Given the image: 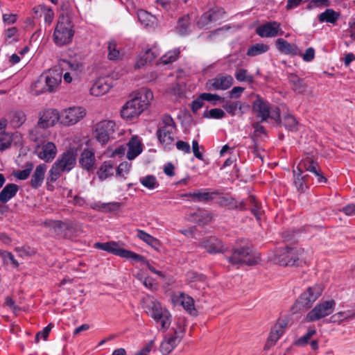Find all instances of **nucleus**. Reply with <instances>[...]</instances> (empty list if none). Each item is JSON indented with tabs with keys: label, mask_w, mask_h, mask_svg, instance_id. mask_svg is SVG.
Segmentation results:
<instances>
[{
	"label": "nucleus",
	"mask_w": 355,
	"mask_h": 355,
	"mask_svg": "<svg viewBox=\"0 0 355 355\" xmlns=\"http://www.w3.org/2000/svg\"><path fill=\"white\" fill-rule=\"evenodd\" d=\"M142 308L145 312L160 324L159 330L166 331L171 323V314L161 304L150 297L142 300Z\"/></svg>",
	"instance_id": "obj_1"
},
{
	"label": "nucleus",
	"mask_w": 355,
	"mask_h": 355,
	"mask_svg": "<svg viewBox=\"0 0 355 355\" xmlns=\"http://www.w3.org/2000/svg\"><path fill=\"white\" fill-rule=\"evenodd\" d=\"M225 257L232 265L238 266H252L260 260L259 254L254 252L250 244L237 246L231 252H225Z\"/></svg>",
	"instance_id": "obj_2"
},
{
	"label": "nucleus",
	"mask_w": 355,
	"mask_h": 355,
	"mask_svg": "<svg viewBox=\"0 0 355 355\" xmlns=\"http://www.w3.org/2000/svg\"><path fill=\"white\" fill-rule=\"evenodd\" d=\"M76 162V154L72 150H67L55 161L49 171L47 182H55L62 173L69 172Z\"/></svg>",
	"instance_id": "obj_3"
},
{
	"label": "nucleus",
	"mask_w": 355,
	"mask_h": 355,
	"mask_svg": "<svg viewBox=\"0 0 355 355\" xmlns=\"http://www.w3.org/2000/svg\"><path fill=\"white\" fill-rule=\"evenodd\" d=\"M176 130L177 127L173 119L170 115H164L158 123L156 136L165 149L170 150L173 147Z\"/></svg>",
	"instance_id": "obj_4"
},
{
	"label": "nucleus",
	"mask_w": 355,
	"mask_h": 355,
	"mask_svg": "<svg viewBox=\"0 0 355 355\" xmlns=\"http://www.w3.org/2000/svg\"><path fill=\"white\" fill-rule=\"evenodd\" d=\"M73 27L70 17L67 15H60L53 33L55 43L58 46L70 43L74 35Z\"/></svg>",
	"instance_id": "obj_5"
},
{
	"label": "nucleus",
	"mask_w": 355,
	"mask_h": 355,
	"mask_svg": "<svg viewBox=\"0 0 355 355\" xmlns=\"http://www.w3.org/2000/svg\"><path fill=\"white\" fill-rule=\"evenodd\" d=\"M61 80L62 76L58 73L49 72L42 75L33 85V94L39 95L46 92H53L55 88L61 83Z\"/></svg>",
	"instance_id": "obj_6"
},
{
	"label": "nucleus",
	"mask_w": 355,
	"mask_h": 355,
	"mask_svg": "<svg viewBox=\"0 0 355 355\" xmlns=\"http://www.w3.org/2000/svg\"><path fill=\"white\" fill-rule=\"evenodd\" d=\"M60 120V114L57 110L48 109L41 114L37 126L32 129L29 133L30 139L34 141L40 139V129H45L54 125Z\"/></svg>",
	"instance_id": "obj_7"
},
{
	"label": "nucleus",
	"mask_w": 355,
	"mask_h": 355,
	"mask_svg": "<svg viewBox=\"0 0 355 355\" xmlns=\"http://www.w3.org/2000/svg\"><path fill=\"white\" fill-rule=\"evenodd\" d=\"M94 247L96 249L119 256L122 258H125L130 261L143 260L140 257V254L121 248L119 243L115 241H109L105 243L96 242L94 244Z\"/></svg>",
	"instance_id": "obj_8"
},
{
	"label": "nucleus",
	"mask_w": 355,
	"mask_h": 355,
	"mask_svg": "<svg viewBox=\"0 0 355 355\" xmlns=\"http://www.w3.org/2000/svg\"><path fill=\"white\" fill-rule=\"evenodd\" d=\"M53 227L56 234L64 239H71L77 236L80 228L78 225L73 222H64L61 220H55L52 222Z\"/></svg>",
	"instance_id": "obj_9"
},
{
	"label": "nucleus",
	"mask_w": 355,
	"mask_h": 355,
	"mask_svg": "<svg viewBox=\"0 0 355 355\" xmlns=\"http://www.w3.org/2000/svg\"><path fill=\"white\" fill-rule=\"evenodd\" d=\"M336 303L334 300L324 301L317 304L308 313L306 320L308 322H314L333 313Z\"/></svg>",
	"instance_id": "obj_10"
},
{
	"label": "nucleus",
	"mask_w": 355,
	"mask_h": 355,
	"mask_svg": "<svg viewBox=\"0 0 355 355\" xmlns=\"http://www.w3.org/2000/svg\"><path fill=\"white\" fill-rule=\"evenodd\" d=\"M322 288L319 285H314L307 288V289L301 294L297 303L300 309H306L321 295Z\"/></svg>",
	"instance_id": "obj_11"
},
{
	"label": "nucleus",
	"mask_w": 355,
	"mask_h": 355,
	"mask_svg": "<svg viewBox=\"0 0 355 355\" xmlns=\"http://www.w3.org/2000/svg\"><path fill=\"white\" fill-rule=\"evenodd\" d=\"M115 123L112 121L104 120L95 125V137L96 140L102 145L105 144L110 137L114 132Z\"/></svg>",
	"instance_id": "obj_12"
},
{
	"label": "nucleus",
	"mask_w": 355,
	"mask_h": 355,
	"mask_svg": "<svg viewBox=\"0 0 355 355\" xmlns=\"http://www.w3.org/2000/svg\"><path fill=\"white\" fill-rule=\"evenodd\" d=\"M85 115V110L80 107H73L65 110L60 114V123L64 125H71L78 122Z\"/></svg>",
	"instance_id": "obj_13"
},
{
	"label": "nucleus",
	"mask_w": 355,
	"mask_h": 355,
	"mask_svg": "<svg viewBox=\"0 0 355 355\" xmlns=\"http://www.w3.org/2000/svg\"><path fill=\"white\" fill-rule=\"evenodd\" d=\"M234 83V78L230 75L218 74L215 78L209 80L205 85L206 89L226 90L229 89Z\"/></svg>",
	"instance_id": "obj_14"
},
{
	"label": "nucleus",
	"mask_w": 355,
	"mask_h": 355,
	"mask_svg": "<svg viewBox=\"0 0 355 355\" xmlns=\"http://www.w3.org/2000/svg\"><path fill=\"white\" fill-rule=\"evenodd\" d=\"M184 335V329L181 326L178 330H175L173 335H167L160 345V352L167 355L180 343Z\"/></svg>",
	"instance_id": "obj_15"
},
{
	"label": "nucleus",
	"mask_w": 355,
	"mask_h": 355,
	"mask_svg": "<svg viewBox=\"0 0 355 355\" xmlns=\"http://www.w3.org/2000/svg\"><path fill=\"white\" fill-rule=\"evenodd\" d=\"M144 110V109L140 105L139 101L133 98L123 106L121 115L122 118L131 121L137 118Z\"/></svg>",
	"instance_id": "obj_16"
},
{
	"label": "nucleus",
	"mask_w": 355,
	"mask_h": 355,
	"mask_svg": "<svg viewBox=\"0 0 355 355\" xmlns=\"http://www.w3.org/2000/svg\"><path fill=\"white\" fill-rule=\"evenodd\" d=\"M256 33L261 37H274L282 35L284 31L281 28L280 23L276 21H268L256 28Z\"/></svg>",
	"instance_id": "obj_17"
},
{
	"label": "nucleus",
	"mask_w": 355,
	"mask_h": 355,
	"mask_svg": "<svg viewBox=\"0 0 355 355\" xmlns=\"http://www.w3.org/2000/svg\"><path fill=\"white\" fill-rule=\"evenodd\" d=\"M299 255L297 250L293 248H286L277 254L275 261L281 266H298Z\"/></svg>",
	"instance_id": "obj_18"
},
{
	"label": "nucleus",
	"mask_w": 355,
	"mask_h": 355,
	"mask_svg": "<svg viewBox=\"0 0 355 355\" xmlns=\"http://www.w3.org/2000/svg\"><path fill=\"white\" fill-rule=\"evenodd\" d=\"M225 12L222 8H214L201 15L197 21L199 28H205L209 23L218 21L223 18Z\"/></svg>",
	"instance_id": "obj_19"
},
{
	"label": "nucleus",
	"mask_w": 355,
	"mask_h": 355,
	"mask_svg": "<svg viewBox=\"0 0 355 355\" xmlns=\"http://www.w3.org/2000/svg\"><path fill=\"white\" fill-rule=\"evenodd\" d=\"M112 87V80L108 77L98 78L90 88L92 96H99L106 94Z\"/></svg>",
	"instance_id": "obj_20"
},
{
	"label": "nucleus",
	"mask_w": 355,
	"mask_h": 355,
	"mask_svg": "<svg viewBox=\"0 0 355 355\" xmlns=\"http://www.w3.org/2000/svg\"><path fill=\"white\" fill-rule=\"evenodd\" d=\"M252 110L257 113V117L261 118V122L266 121L270 116V104L261 98H257L253 102Z\"/></svg>",
	"instance_id": "obj_21"
},
{
	"label": "nucleus",
	"mask_w": 355,
	"mask_h": 355,
	"mask_svg": "<svg viewBox=\"0 0 355 355\" xmlns=\"http://www.w3.org/2000/svg\"><path fill=\"white\" fill-rule=\"evenodd\" d=\"M35 151L41 159L51 162L56 155L57 148L53 142L49 141L42 146H37Z\"/></svg>",
	"instance_id": "obj_22"
},
{
	"label": "nucleus",
	"mask_w": 355,
	"mask_h": 355,
	"mask_svg": "<svg viewBox=\"0 0 355 355\" xmlns=\"http://www.w3.org/2000/svg\"><path fill=\"white\" fill-rule=\"evenodd\" d=\"M219 194L220 192L217 190L208 192L207 191V189H201L192 193H184L182 196L191 198L196 202H209L214 199V196Z\"/></svg>",
	"instance_id": "obj_23"
},
{
	"label": "nucleus",
	"mask_w": 355,
	"mask_h": 355,
	"mask_svg": "<svg viewBox=\"0 0 355 355\" xmlns=\"http://www.w3.org/2000/svg\"><path fill=\"white\" fill-rule=\"evenodd\" d=\"M223 107L232 116L239 114L243 115L245 110L249 109V105L241 101H227Z\"/></svg>",
	"instance_id": "obj_24"
},
{
	"label": "nucleus",
	"mask_w": 355,
	"mask_h": 355,
	"mask_svg": "<svg viewBox=\"0 0 355 355\" xmlns=\"http://www.w3.org/2000/svg\"><path fill=\"white\" fill-rule=\"evenodd\" d=\"M46 168L47 166L45 164H41L35 168L30 182L31 187L33 189H37L42 186Z\"/></svg>",
	"instance_id": "obj_25"
},
{
	"label": "nucleus",
	"mask_w": 355,
	"mask_h": 355,
	"mask_svg": "<svg viewBox=\"0 0 355 355\" xmlns=\"http://www.w3.org/2000/svg\"><path fill=\"white\" fill-rule=\"evenodd\" d=\"M95 155L92 150L85 149L80 154L79 163L81 167L87 171H92L94 168Z\"/></svg>",
	"instance_id": "obj_26"
},
{
	"label": "nucleus",
	"mask_w": 355,
	"mask_h": 355,
	"mask_svg": "<svg viewBox=\"0 0 355 355\" xmlns=\"http://www.w3.org/2000/svg\"><path fill=\"white\" fill-rule=\"evenodd\" d=\"M288 81L291 85L292 90L296 94H304L307 89V85L304 83V79L300 78L295 73H288Z\"/></svg>",
	"instance_id": "obj_27"
},
{
	"label": "nucleus",
	"mask_w": 355,
	"mask_h": 355,
	"mask_svg": "<svg viewBox=\"0 0 355 355\" xmlns=\"http://www.w3.org/2000/svg\"><path fill=\"white\" fill-rule=\"evenodd\" d=\"M200 245L207 250V252L211 254L223 252V245L222 241L215 237H211L209 239L202 241Z\"/></svg>",
	"instance_id": "obj_28"
},
{
	"label": "nucleus",
	"mask_w": 355,
	"mask_h": 355,
	"mask_svg": "<svg viewBox=\"0 0 355 355\" xmlns=\"http://www.w3.org/2000/svg\"><path fill=\"white\" fill-rule=\"evenodd\" d=\"M275 46L277 49L282 53L286 55H295L298 53V49L295 44H292L283 38H279L276 40Z\"/></svg>",
	"instance_id": "obj_29"
},
{
	"label": "nucleus",
	"mask_w": 355,
	"mask_h": 355,
	"mask_svg": "<svg viewBox=\"0 0 355 355\" xmlns=\"http://www.w3.org/2000/svg\"><path fill=\"white\" fill-rule=\"evenodd\" d=\"M126 157L129 160L134 159L142 152L141 142L136 137H132L128 143Z\"/></svg>",
	"instance_id": "obj_30"
},
{
	"label": "nucleus",
	"mask_w": 355,
	"mask_h": 355,
	"mask_svg": "<svg viewBox=\"0 0 355 355\" xmlns=\"http://www.w3.org/2000/svg\"><path fill=\"white\" fill-rule=\"evenodd\" d=\"M19 190V187L13 183L6 184L0 192V202L6 203L14 198Z\"/></svg>",
	"instance_id": "obj_31"
},
{
	"label": "nucleus",
	"mask_w": 355,
	"mask_h": 355,
	"mask_svg": "<svg viewBox=\"0 0 355 355\" xmlns=\"http://www.w3.org/2000/svg\"><path fill=\"white\" fill-rule=\"evenodd\" d=\"M175 30L181 36H185L191 33V19L189 14L179 18Z\"/></svg>",
	"instance_id": "obj_32"
},
{
	"label": "nucleus",
	"mask_w": 355,
	"mask_h": 355,
	"mask_svg": "<svg viewBox=\"0 0 355 355\" xmlns=\"http://www.w3.org/2000/svg\"><path fill=\"white\" fill-rule=\"evenodd\" d=\"M139 22L146 28H154L157 23L156 17L146 10H141L137 13Z\"/></svg>",
	"instance_id": "obj_33"
},
{
	"label": "nucleus",
	"mask_w": 355,
	"mask_h": 355,
	"mask_svg": "<svg viewBox=\"0 0 355 355\" xmlns=\"http://www.w3.org/2000/svg\"><path fill=\"white\" fill-rule=\"evenodd\" d=\"M303 173L293 171L294 184L300 193H304L309 188L308 186V175H302Z\"/></svg>",
	"instance_id": "obj_34"
},
{
	"label": "nucleus",
	"mask_w": 355,
	"mask_h": 355,
	"mask_svg": "<svg viewBox=\"0 0 355 355\" xmlns=\"http://www.w3.org/2000/svg\"><path fill=\"white\" fill-rule=\"evenodd\" d=\"M135 98L139 101L140 105L145 110L153 99V94L150 89L143 87L139 90Z\"/></svg>",
	"instance_id": "obj_35"
},
{
	"label": "nucleus",
	"mask_w": 355,
	"mask_h": 355,
	"mask_svg": "<svg viewBox=\"0 0 355 355\" xmlns=\"http://www.w3.org/2000/svg\"><path fill=\"white\" fill-rule=\"evenodd\" d=\"M340 14L332 8H327L318 15V21L321 23L327 22L335 24L339 19Z\"/></svg>",
	"instance_id": "obj_36"
},
{
	"label": "nucleus",
	"mask_w": 355,
	"mask_h": 355,
	"mask_svg": "<svg viewBox=\"0 0 355 355\" xmlns=\"http://www.w3.org/2000/svg\"><path fill=\"white\" fill-rule=\"evenodd\" d=\"M173 300L174 302L179 303L182 305V306L190 313L194 310L193 299L183 293H180L178 295L174 296Z\"/></svg>",
	"instance_id": "obj_37"
},
{
	"label": "nucleus",
	"mask_w": 355,
	"mask_h": 355,
	"mask_svg": "<svg viewBox=\"0 0 355 355\" xmlns=\"http://www.w3.org/2000/svg\"><path fill=\"white\" fill-rule=\"evenodd\" d=\"M137 236L156 250H158L161 246L160 242L157 239L144 230H137Z\"/></svg>",
	"instance_id": "obj_38"
},
{
	"label": "nucleus",
	"mask_w": 355,
	"mask_h": 355,
	"mask_svg": "<svg viewBox=\"0 0 355 355\" xmlns=\"http://www.w3.org/2000/svg\"><path fill=\"white\" fill-rule=\"evenodd\" d=\"M319 169L318 164L309 157L302 160L297 166V171L300 173L306 171L315 174Z\"/></svg>",
	"instance_id": "obj_39"
},
{
	"label": "nucleus",
	"mask_w": 355,
	"mask_h": 355,
	"mask_svg": "<svg viewBox=\"0 0 355 355\" xmlns=\"http://www.w3.org/2000/svg\"><path fill=\"white\" fill-rule=\"evenodd\" d=\"M114 164L112 161L104 162L97 171L98 178L105 180L113 175Z\"/></svg>",
	"instance_id": "obj_40"
},
{
	"label": "nucleus",
	"mask_w": 355,
	"mask_h": 355,
	"mask_svg": "<svg viewBox=\"0 0 355 355\" xmlns=\"http://www.w3.org/2000/svg\"><path fill=\"white\" fill-rule=\"evenodd\" d=\"M269 49L270 47L268 44L257 43L249 46L246 55L250 57H255L267 52Z\"/></svg>",
	"instance_id": "obj_41"
},
{
	"label": "nucleus",
	"mask_w": 355,
	"mask_h": 355,
	"mask_svg": "<svg viewBox=\"0 0 355 355\" xmlns=\"http://www.w3.org/2000/svg\"><path fill=\"white\" fill-rule=\"evenodd\" d=\"M218 203L222 207L229 206L231 209H245L243 202L238 203L233 198L221 196L218 198Z\"/></svg>",
	"instance_id": "obj_42"
},
{
	"label": "nucleus",
	"mask_w": 355,
	"mask_h": 355,
	"mask_svg": "<svg viewBox=\"0 0 355 355\" xmlns=\"http://www.w3.org/2000/svg\"><path fill=\"white\" fill-rule=\"evenodd\" d=\"M157 56V53L155 51L152 49H147L137 62L136 67L140 68L148 62H152Z\"/></svg>",
	"instance_id": "obj_43"
},
{
	"label": "nucleus",
	"mask_w": 355,
	"mask_h": 355,
	"mask_svg": "<svg viewBox=\"0 0 355 355\" xmlns=\"http://www.w3.org/2000/svg\"><path fill=\"white\" fill-rule=\"evenodd\" d=\"M140 183L148 189H155L159 187V182L155 176L153 175H148L139 178Z\"/></svg>",
	"instance_id": "obj_44"
},
{
	"label": "nucleus",
	"mask_w": 355,
	"mask_h": 355,
	"mask_svg": "<svg viewBox=\"0 0 355 355\" xmlns=\"http://www.w3.org/2000/svg\"><path fill=\"white\" fill-rule=\"evenodd\" d=\"M180 53V51L178 49H174L173 51H169L161 57V62L164 64H167L173 62L178 58Z\"/></svg>",
	"instance_id": "obj_45"
},
{
	"label": "nucleus",
	"mask_w": 355,
	"mask_h": 355,
	"mask_svg": "<svg viewBox=\"0 0 355 355\" xmlns=\"http://www.w3.org/2000/svg\"><path fill=\"white\" fill-rule=\"evenodd\" d=\"M33 168V164L31 162H27L26 164V168L21 171H17L13 173V175L21 180H26Z\"/></svg>",
	"instance_id": "obj_46"
},
{
	"label": "nucleus",
	"mask_w": 355,
	"mask_h": 355,
	"mask_svg": "<svg viewBox=\"0 0 355 355\" xmlns=\"http://www.w3.org/2000/svg\"><path fill=\"white\" fill-rule=\"evenodd\" d=\"M225 116V112L220 108H214L210 110H206L203 113V117L207 119H220Z\"/></svg>",
	"instance_id": "obj_47"
},
{
	"label": "nucleus",
	"mask_w": 355,
	"mask_h": 355,
	"mask_svg": "<svg viewBox=\"0 0 355 355\" xmlns=\"http://www.w3.org/2000/svg\"><path fill=\"white\" fill-rule=\"evenodd\" d=\"M283 333L284 330L282 329L281 326H277L275 324L270 331L268 343H271V345H274L281 337Z\"/></svg>",
	"instance_id": "obj_48"
},
{
	"label": "nucleus",
	"mask_w": 355,
	"mask_h": 355,
	"mask_svg": "<svg viewBox=\"0 0 355 355\" xmlns=\"http://www.w3.org/2000/svg\"><path fill=\"white\" fill-rule=\"evenodd\" d=\"M108 55L107 58L110 60H114L119 58L120 53L116 49V43L114 40H111L108 43Z\"/></svg>",
	"instance_id": "obj_49"
},
{
	"label": "nucleus",
	"mask_w": 355,
	"mask_h": 355,
	"mask_svg": "<svg viewBox=\"0 0 355 355\" xmlns=\"http://www.w3.org/2000/svg\"><path fill=\"white\" fill-rule=\"evenodd\" d=\"M235 78L240 82H248L250 83L254 81V77L248 73L244 69H240L236 71Z\"/></svg>",
	"instance_id": "obj_50"
},
{
	"label": "nucleus",
	"mask_w": 355,
	"mask_h": 355,
	"mask_svg": "<svg viewBox=\"0 0 355 355\" xmlns=\"http://www.w3.org/2000/svg\"><path fill=\"white\" fill-rule=\"evenodd\" d=\"M283 125L284 127L290 131H297V121L295 118H294L291 115H287L284 117L283 121Z\"/></svg>",
	"instance_id": "obj_51"
},
{
	"label": "nucleus",
	"mask_w": 355,
	"mask_h": 355,
	"mask_svg": "<svg viewBox=\"0 0 355 355\" xmlns=\"http://www.w3.org/2000/svg\"><path fill=\"white\" fill-rule=\"evenodd\" d=\"M12 136L4 132H0V150H3L10 147L12 143Z\"/></svg>",
	"instance_id": "obj_52"
},
{
	"label": "nucleus",
	"mask_w": 355,
	"mask_h": 355,
	"mask_svg": "<svg viewBox=\"0 0 355 355\" xmlns=\"http://www.w3.org/2000/svg\"><path fill=\"white\" fill-rule=\"evenodd\" d=\"M355 318V311H343L339 312L334 315H332L331 319L334 320V321H342L344 320L347 319H353Z\"/></svg>",
	"instance_id": "obj_53"
},
{
	"label": "nucleus",
	"mask_w": 355,
	"mask_h": 355,
	"mask_svg": "<svg viewBox=\"0 0 355 355\" xmlns=\"http://www.w3.org/2000/svg\"><path fill=\"white\" fill-rule=\"evenodd\" d=\"M331 6L329 0H311L306 6L307 10H312L315 8L329 7Z\"/></svg>",
	"instance_id": "obj_54"
},
{
	"label": "nucleus",
	"mask_w": 355,
	"mask_h": 355,
	"mask_svg": "<svg viewBox=\"0 0 355 355\" xmlns=\"http://www.w3.org/2000/svg\"><path fill=\"white\" fill-rule=\"evenodd\" d=\"M53 327L54 325L52 323H49L42 331L37 332L35 335V342L36 343H39L40 338H42L44 340H46L49 332Z\"/></svg>",
	"instance_id": "obj_55"
},
{
	"label": "nucleus",
	"mask_w": 355,
	"mask_h": 355,
	"mask_svg": "<svg viewBox=\"0 0 355 355\" xmlns=\"http://www.w3.org/2000/svg\"><path fill=\"white\" fill-rule=\"evenodd\" d=\"M315 334H316V331L315 329H313V328L309 329L307 333L305 335H304L303 336H302L301 338H300L296 341V345H301V346L306 345L308 343V341L309 340V339Z\"/></svg>",
	"instance_id": "obj_56"
},
{
	"label": "nucleus",
	"mask_w": 355,
	"mask_h": 355,
	"mask_svg": "<svg viewBox=\"0 0 355 355\" xmlns=\"http://www.w3.org/2000/svg\"><path fill=\"white\" fill-rule=\"evenodd\" d=\"M0 256L6 263L11 262L15 266H19L18 261L15 259L14 255L9 252L0 250Z\"/></svg>",
	"instance_id": "obj_57"
},
{
	"label": "nucleus",
	"mask_w": 355,
	"mask_h": 355,
	"mask_svg": "<svg viewBox=\"0 0 355 355\" xmlns=\"http://www.w3.org/2000/svg\"><path fill=\"white\" fill-rule=\"evenodd\" d=\"M201 98L202 100L209 101V102H213V105H216V101H224V98L220 96L218 94H213L210 93H202L201 94Z\"/></svg>",
	"instance_id": "obj_58"
},
{
	"label": "nucleus",
	"mask_w": 355,
	"mask_h": 355,
	"mask_svg": "<svg viewBox=\"0 0 355 355\" xmlns=\"http://www.w3.org/2000/svg\"><path fill=\"white\" fill-rule=\"evenodd\" d=\"M130 168V164L127 162H121L116 168V174L119 176H123L124 173L128 174Z\"/></svg>",
	"instance_id": "obj_59"
},
{
	"label": "nucleus",
	"mask_w": 355,
	"mask_h": 355,
	"mask_svg": "<svg viewBox=\"0 0 355 355\" xmlns=\"http://www.w3.org/2000/svg\"><path fill=\"white\" fill-rule=\"evenodd\" d=\"M138 279L147 288L150 290H153L155 288V282L154 279L152 277H146L143 278L141 276H138Z\"/></svg>",
	"instance_id": "obj_60"
},
{
	"label": "nucleus",
	"mask_w": 355,
	"mask_h": 355,
	"mask_svg": "<svg viewBox=\"0 0 355 355\" xmlns=\"http://www.w3.org/2000/svg\"><path fill=\"white\" fill-rule=\"evenodd\" d=\"M155 4L159 9L168 10L171 8L172 3L170 0H156Z\"/></svg>",
	"instance_id": "obj_61"
},
{
	"label": "nucleus",
	"mask_w": 355,
	"mask_h": 355,
	"mask_svg": "<svg viewBox=\"0 0 355 355\" xmlns=\"http://www.w3.org/2000/svg\"><path fill=\"white\" fill-rule=\"evenodd\" d=\"M315 50L312 47L308 48L302 55V58L305 62H311L314 59Z\"/></svg>",
	"instance_id": "obj_62"
},
{
	"label": "nucleus",
	"mask_w": 355,
	"mask_h": 355,
	"mask_svg": "<svg viewBox=\"0 0 355 355\" xmlns=\"http://www.w3.org/2000/svg\"><path fill=\"white\" fill-rule=\"evenodd\" d=\"M176 148L181 151L184 152L185 153H191V148L190 145L183 141H178L176 142Z\"/></svg>",
	"instance_id": "obj_63"
},
{
	"label": "nucleus",
	"mask_w": 355,
	"mask_h": 355,
	"mask_svg": "<svg viewBox=\"0 0 355 355\" xmlns=\"http://www.w3.org/2000/svg\"><path fill=\"white\" fill-rule=\"evenodd\" d=\"M348 216H355V204H348L340 210Z\"/></svg>",
	"instance_id": "obj_64"
}]
</instances>
